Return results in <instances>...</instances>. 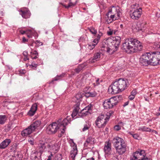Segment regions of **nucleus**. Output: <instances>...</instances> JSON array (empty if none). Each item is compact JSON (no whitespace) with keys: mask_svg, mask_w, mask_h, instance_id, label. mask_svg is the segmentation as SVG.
Segmentation results:
<instances>
[{"mask_svg":"<svg viewBox=\"0 0 160 160\" xmlns=\"http://www.w3.org/2000/svg\"><path fill=\"white\" fill-rule=\"evenodd\" d=\"M16 154H14V155H15V156L16 158H17V159H20V160L21 158V155L18 154V152H16Z\"/></svg>","mask_w":160,"mask_h":160,"instance_id":"nucleus-42","label":"nucleus"},{"mask_svg":"<svg viewBox=\"0 0 160 160\" xmlns=\"http://www.w3.org/2000/svg\"><path fill=\"white\" fill-rule=\"evenodd\" d=\"M98 40H97L96 38H95V39H94L93 41V42L94 43H95L94 44H96V45L98 43Z\"/></svg>","mask_w":160,"mask_h":160,"instance_id":"nucleus-64","label":"nucleus"},{"mask_svg":"<svg viewBox=\"0 0 160 160\" xmlns=\"http://www.w3.org/2000/svg\"><path fill=\"white\" fill-rule=\"evenodd\" d=\"M11 142L10 139L7 138L0 144V149H3L7 148Z\"/></svg>","mask_w":160,"mask_h":160,"instance_id":"nucleus-20","label":"nucleus"},{"mask_svg":"<svg viewBox=\"0 0 160 160\" xmlns=\"http://www.w3.org/2000/svg\"><path fill=\"white\" fill-rule=\"evenodd\" d=\"M84 96H85L84 92L82 93L80 92H78L76 94L75 96L73 98V99H77L78 100L77 104H78V103L82 100V97Z\"/></svg>","mask_w":160,"mask_h":160,"instance_id":"nucleus-27","label":"nucleus"},{"mask_svg":"<svg viewBox=\"0 0 160 160\" xmlns=\"http://www.w3.org/2000/svg\"><path fill=\"white\" fill-rule=\"evenodd\" d=\"M35 44L38 46H40L42 45V43L38 40H37L35 42Z\"/></svg>","mask_w":160,"mask_h":160,"instance_id":"nucleus-47","label":"nucleus"},{"mask_svg":"<svg viewBox=\"0 0 160 160\" xmlns=\"http://www.w3.org/2000/svg\"><path fill=\"white\" fill-rule=\"evenodd\" d=\"M103 105L105 109H110L113 107L109 99L105 100L103 103Z\"/></svg>","mask_w":160,"mask_h":160,"instance_id":"nucleus-24","label":"nucleus"},{"mask_svg":"<svg viewBox=\"0 0 160 160\" xmlns=\"http://www.w3.org/2000/svg\"><path fill=\"white\" fill-rule=\"evenodd\" d=\"M48 148L50 150L53 151H54L55 153H56L58 152L59 149V145L57 143H54L53 144H52L51 142L48 143Z\"/></svg>","mask_w":160,"mask_h":160,"instance_id":"nucleus-18","label":"nucleus"},{"mask_svg":"<svg viewBox=\"0 0 160 160\" xmlns=\"http://www.w3.org/2000/svg\"><path fill=\"white\" fill-rule=\"evenodd\" d=\"M41 124V122L37 120L34 122L28 128L22 130L21 132V135L23 137H27L30 135L37 129Z\"/></svg>","mask_w":160,"mask_h":160,"instance_id":"nucleus-4","label":"nucleus"},{"mask_svg":"<svg viewBox=\"0 0 160 160\" xmlns=\"http://www.w3.org/2000/svg\"><path fill=\"white\" fill-rule=\"evenodd\" d=\"M31 57L32 59H36L38 58V53L36 51L34 50L33 52H31Z\"/></svg>","mask_w":160,"mask_h":160,"instance_id":"nucleus-32","label":"nucleus"},{"mask_svg":"<svg viewBox=\"0 0 160 160\" xmlns=\"http://www.w3.org/2000/svg\"><path fill=\"white\" fill-rule=\"evenodd\" d=\"M111 160H118V156L116 155L113 156L111 158Z\"/></svg>","mask_w":160,"mask_h":160,"instance_id":"nucleus-48","label":"nucleus"},{"mask_svg":"<svg viewBox=\"0 0 160 160\" xmlns=\"http://www.w3.org/2000/svg\"><path fill=\"white\" fill-rule=\"evenodd\" d=\"M19 32L22 35H23L26 33H27L26 31H23L22 30H20L19 31Z\"/></svg>","mask_w":160,"mask_h":160,"instance_id":"nucleus-55","label":"nucleus"},{"mask_svg":"<svg viewBox=\"0 0 160 160\" xmlns=\"http://www.w3.org/2000/svg\"><path fill=\"white\" fill-rule=\"evenodd\" d=\"M4 13L3 12V10L1 9L0 11V16H3L4 15Z\"/></svg>","mask_w":160,"mask_h":160,"instance_id":"nucleus-59","label":"nucleus"},{"mask_svg":"<svg viewBox=\"0 0 160 160\" xmlns=\"http://www.w3.org/2000/svg\"><path fill=\"white\" fill-rule=\"evenodd\" d=\"M12 160H20V159H17L15 156V155H12V157L10 158Z\"/></svg>","mask_w":160,"mask_h":160,"instance_id":"nucleus-53","label":"nucleus"},{"mask_svg":"<svg viewBox=\"0 0 160 160\" xmlns=\"http://www.w3.org/2000/svg\"><path fill=\"white\" fill-rule=\"evenodd\" d=\"M52 153L51 152V155L48 157V158L47 159V160H52Z\"/></svg>","mask_w":160,"mask_h":160,"instance_id":"nucleus-63","label":"nucleus"},{"mask_svg":"<svg viewBox=\"0 0 160 160\" xmlns=\"http://www.w3.org/2000/svg\"><path fill=\"white\" fill-rule=\"evenodd\" d=\"M112 142L115 148L125 142L122 138L119 137L114 138L112 140Z\"/></svg>","mask_w":160,"mask_h":160,"instance_id":"nucleus-15","label":"nucleus"},{"mask_svg":"<svg viewBox=\"0 0 160 160\" xmlns=\"http://www.w3.org/2000/svg\"><path fill=\"white\" fill-rule=\"evenodd\" d=\"M79 109V104L78 103L75 105V107L73 109L71 114L72 117V118H73L78 114V111Z\"/></svg>","mask_w":160,"mask_h":160,"instance_id":"nucleus-26","label":"nucleus"},{"mask_svg":"<svg viewBox=\"0 0 160 160\" xmlns=\"http://www.w3.org/2000/svg\"><path fill=\"white\" fill-rule=\"evenodd\" d=\"M70 2H71V3L72 4H73L74 5H75L77 3V0H69Z\"/></svg>","mask_w":160,"mask_h":160,"instance_id":"nucleus-51","label":"nucleus"},{"mask_svg":"<svg viewBox=\"0 0 160 160\" xmlns=\"http://www.w3.org/2000/svg\"><path fill=\"white\" fill-rule=\"evenodd\" d=\"M154 48H155L156 49H160V45L157 44V45H154Z\"/></svg>","mask_w":160,"mask_h":160,"instance_id":"nucleus-49","label":"nucleus"},{"mask_svg":"<svg viewBox=\"0 0 160 160\" xmlns=\"http://www.w3.org/2000/svg\"><path fill=\"white\" fill-rule=\"evenodd\" d=\"M121 42V38L120 37L118 36L112 37V38H108L106 40V43H107L108 46L114 47L115 49L114 51L117 50Z\"/></svg>","mask_w":160,"mask_h":160,"instance_id":"nucleus-8","label":"nucleus"},{"mask_svg":"<svg viewBox=\"0 0 160 160\" xmlns=\"http://www.w3.org/2000/svg\"><path fill=\"white\" fill-rule=\"evenodd\" d=\"M138 130L146 132H150L151 130L150 128H147L145 126H143L142 127H140L138 129Z\"/></svg>","mask_w":160,"mask_h":160,"instance_id":"nucleus-34","label":"nucleus"},{"mask_svg":"<svg viewBox=\"0 0 160 160\" xmlns=\"http://www.w3.org/2000/svg\"><path fill=\"white\" fill-rule=\"evenodd\" d=\"M112 8L109 9L108 12L106 14V16L109 18V13H112L113 15H111L110 16V17L112 19V21L110 22H111L112 21L115 20L117 19L116 18H115V15L116 12H118L117 9V8L114 6H112ZM108 23H110L108 21H107Z\"/></svg>","mask_w":160,"mask_h":160,"instance_id":"nucleus-13","label":"nucleus"},{"mask_svg":"<svg viewBox=\"0 0 160 160\" xmlns=\"http://www.w3.org/2000/svg\"><path fill=\"white\" fill-rule=\"evenodd\" d=\"M112 33H113L112 31H108L107 32V34L108 35H112Z\"/></svg>","mask_w":160,"mask_h":160,"instance_id":"nucleus-61","label":"nucleus"},{"mask_svg":"<svg viewBox=\"0 0 160 160\" xmlns=\"http://www.w3.org/2000/svg\"><path fill=\"white\" fill-rule=\"evenodd\" d=\"M87 66V64L86 62H84L82 64L78 65L77 68L74 70L75 72L78 73L82 70L85 68Z\"/></svg>","mask_w":160,"mask_h":160,"instance_id":"nucleus-25","label":"nucleus"},{"mask_svg":"<svg viewBox=\"0 0 160 160\" xmlns=\"http://www.w3.org/2000/svg\"><path fill=\"white\" fill-rule=\"evenodd\" d=\"M89 127L86 124L84 126V128H83L82 130L83 131H85L86 130L88 129L89 128Z\"/></svg>","mask_w":160,"mask_h":160,"instance_id":"nucleus-45","label":"nucleus"},{"mask_svg":"<svg viewBox=\"0 0 160 160\" xmlns=\"http://www.w3.org/2000/svg\"><path fill=\"white\" fill-rule=\"evenodd\" d=\"M104 116L100 115L97 118L95 121L96 125L98 128H102L105 127L107 122L106 118L104 119Z\"/></svg>","mask_w":160,"mask_h":160,"instance_id":"nucleus-11","label":"nucleus"},{"mask_svg":"<svg viewBox=\"0 0 160 160\" xmlns=\"http://www.w3.org/2000/svg\"><path fill=\"white\" fill-rule=\"evenodd\" d=\"M129 85L128 80L126 78L116 79L108 88V92L111 94L119 93L126 89Z\"/></svg>","mask_w":160,"mask_h":160,"instance_id":"nucleus-3","label":"nucleus"},{"mask_svg":"<svg viewBox=\"0 0 160 160\" xmlns=\"http://www.w3.org/2000/svg\"><path fill=\"white\" fill-rule=\"evenodd\" d=\"M22 42H25L28 41V39L25 38V37H23L22 38Z\"/></svg>","mask_w":160,"mask_h":160,"instance_id":"nucleus-62","label":"nucleus"},{"mask_svg":"<svg viewBox=\"0 0 160 160\" xmlns=\"http://www.w3.org/2000/svg\"><path fill=\"white\" fill-rule=\"evenodd\" d=\"M132 10H131L130 16L131 18L135 20L138 19L142 13V9L139 7L138 4H135L132 6Z\"/></svg>","mask_w":160,"mask_h":160,"instance_id":"nucleus-5","label":"nucleus"},{"mask_svg":"<svg viewBox=\"0 0 160 160\" xmlns=\"http://www.w3.org/2000/svg\"><path fill=\"white\" fill-rule=\"evenodd\" d=\"M130 134L132 135V136L134 138L136 139H138V138L139 137V136L138 134H133L131 133Z\"/></svg>","mask_w":160,"mask_h":160,"instance_id":"nucleus-44","label":"nucleus"},{"mask_svg":"<svg viewBox=\"0 0 160 160\" xmlns=\"http://www.w3.org/2000/svg\"><path fill=\"white\" fill-rule=\"evenodd\" d=\"M28 54V52L27 51H25L23 53V55L25 57H27Z\"/></svg>","mask_w":160,"mask_h":160,"instance_id":"nucleus-60","label":"nucleus"},{"mask_svg":"<svg viewBox=\"0 0 160 160\" xmlns=\"http://www.w3.org/2000/svg\"><path fill=\"white\" fill-rule=\"evenodd\" d=\"M16 147L17 145L16 144H13L10 147V152H15V153H16Z\"/></svg>","mask_w":160,"mask_h":160,"instance_id":"nucleus-37","label":"nucleus"},{"mask_svg":"<svg viewBox=\"0 0 160 160\" xmlns=\"http://www.w3.org/2000/svg\"><path fill=\"white\" fill-rule=\"evenodd\" d=\"M48 143L45 141L39 140L38 142V146L36 148V151L42 154L47 148H48Z\"/></svg>","mask_w":160,"mask_h":160,"instance_id":"nucleus-9","label":"nucleus"},{"mask_svg":"<svg viewBox=\"0 0 160 160\" xmlns=\"http://www.w3.org/2000/svg\"><path fill=\"white\" fill-rule=\"evenodd\" d=\"M19 72L21 74H24L26 73V71L24 70H21L19 71Z\"/></svg>","mask_w":160,"mask_h":160,"instance_id":"nucleus-56","label":"nucleus"},{"mask_svg":"<svg viewBox=\"0 0 160 160\" xmlns=\"http://www.w3.org/2000/svg\"><path fill=\"white\" fill-rule=\"evenodd\" d=\"M114 129L116 131H118L121 129V128L119 125H117L114 126Z\"/></svg>","mask_w":160,"mask_h":160,"instance_id":"nucleus-43","label":"nucleus"},{"mask_svg":"<svg viewBox=\"0 0 160 160\" xmlns=\"http://www.w3.org/2000/svg\"><path fill=\"white\" fill-rule=\"evenodd\" d=\"M94 139L91 137L88 138L85 143H84V146L85 147H88V144H92L94 143Z\"/></svg>","mask_w":160,"mask_h":160,"instance_id":"nucleus-28","label":"nucleus"},{"mask_svg":"<svg viewBox=\"0 0 160 160\" xmlns=\"http://www.w3.org/2000/svg\"><path fill=\"white\" fill-rule=\"evenodd\" d=\"M114 113V111H110L109 112H108V115L109 116H111Z\"/></svg>","mask_w":160,"mask_h":160,"instance_id":"nucleus-57","label":"nucleus"},{"mask_svg":"<svg viewBox=\"0 0 160 160\" xmlns=\"http://www.w3.org/2000/svg\"><path fill=\"white\" fill-rule=\"evenodd\" d=\"M143 46L139 41L132 38L126 39L122 44V49L129 54L140 52L142 50Z\"/></svg>","mask_w":160,"mask_h":160,"instance_id":"nucleus-2","label":"nucleus"},{"mask_svg":"<svg viewBox=\"0 0 160 160\" xmlns=\"http://www.w3.org/2000/svg\"><path fill=\"white\" fill-rule=\"evenodd\" d=\"M20 14L22 17L25 19L29 18L31 15V13L28 9L26 8H21L19 10Z\"/></svg>","mask_w":160,"mask_h":160,"instance_id":"nucleus-12","label":"nucleus"},{"mask_svg":"<svg viewBox=\"0 0 160 160\" xmlns=\"http://www.w3.org/2000/svg\"><path fill=\"white\" fill-rule=\"evenodd\" d=\"M90 32L92 34L95 35L97 33V31L93 27H90L88 28Z\"/></svg>","mask_w":160,"mask_h":160,"instance_id":"nucleus-36","label":"nucleus"},{"mask_svg":"<svg viewBox=\"0 0 160 160\" xmlns=\"http://www.w3.org/2000/svg\"><path fill=\"white\" fill-rule=\"evenodd\" d=\"M62 159V156L61 154H58L56 155L55 157V160H61Z\"/></svg>","mask_w":160,"mask_h":160,"instance_id":"nucleus-40","label":"nucleus"},{"mask_svg":"<svg viewBox=\"0 0 160 160\" xmlns=\"http://www.w3.org/2000/svg\"><path fill=\"white\" fill-rule=\"evenodd\" d=\"M101 53L99 52H97V53H95L94 55V56L93 57V58L92 59H90V62H95V60L97 61L101 57Z\"/></svg>","mask_w":160,"mask_h":160,"instance_id":"nucleus-29","label":"nucleus"},{"mask_svg":"<svg viewBox=\"0 0 160 160\" xmlns=\"http://www.w3.org/2000/svg\"><path fill=\"white\" fill-rule=\"evenodd\" d=\"M109 47L108 48H107V52H109L110 51V50H111L112 49H113V48L112 47H111V48H110Z\"/></svg>","mask_w":160,"mask_h":160,"instance_id":"nucleus-58","label":"nucleus"},{"mask_svg":"<svg viewBox=\"0 0 160 160\" xmlns=\"http://www.w3.org/2000/svg\"><path fill=\"white\" fill-rule=\"evenodd\" d=\"M127 145L125 142L122 145L115 148L117 152L119 155H122L124 153L127 149Z\"/></svg>","mask_w":160,"mask_h":160,"instance_id":"nucleus-16","label":"nucleus"},{"mask_svg":"<svg viewBox=\"0 0 160 160\" xmlns=\"http://www.w3.org/2000/svg\"><path fill=\"white\" fill-rule=\"evenodd\" d=\"M37 109V105L36 103L33 104L28 112V115L30 116H33Z\"/></svg>","mask_w":160,"mask_h":160,"instance_id":"nucleus-22","label":"nucleus"},{"mask_svg":"<svg viewBox=\"0 0 160 160\" xmlns=\"http://www.w3.org/2000/svg\"><path fill=\"white\" fill-rule=\"evenodd\" d=\"M150 65L156 66L160 62V52H152Z\"/></svg>","mask_w":160,"mask_h":160,"instance_id":"nucleus-10","label":"nucleus"},{"mask_svg":"<svg viewBox=\"0 0 160 160\" xmlns=\"http://www.w3.org/2000/svg\"><path fill=\"white\" fill-rule=\"evenodd\" d=\"M145 24V22H143L142 23H141L140 22H138L137 24L138 26V31L142 30V29L144 28Z\"/></svg>","mask_w":160,"mask_h":160,"instance_id":"nucleus-31","label":"nucleus"},{"mask_svg":"<svg viewBox=\"0 0 160 160\" xmlns=\"http://www.w3.org/2000/svg\"><path fill=\"white\" fill-rule=\"evenodd\" d=\"M104 147V151L106 154L110 155L111 152V143L109 140L105 142Z\"/></svg>","mask_w":160,"mask_h":160,"instance_id":"nucleus-17","label":"nucleus"},{"mask_svg":"<svg viewBox=\"0 0 160 160\" xmlns=\"http://www.w3.org/2000/svg\"><path fill=\"white\" fill-rule=\"evenodd\" d=\"M6 117L5 115H0V124H4L6 121Z\"/></svg>","mask_w":160,"mask_h":160,"instance_id":"nucleus-33","label":"nucleus"},{"mask_svg":"<svg viewBox=\"0 0 160 160\" xmlns=\"http://www.w3.org/2000/svg\"><path fill=\"white\" fill-rule=\"evenodd\" d=\"M96 45V44H94L92 43L90 44H89L88 46L90 47L89 49L90 50L94 48L95 46Z\"/></svg>","mask_w":160,"mask_h":160,"instance_id":"nucleus-41","label":"nucleus"},{"mask_svg":"<svg viewBox=\"0 0 160 160\" xmlns=\"http://www.w3.org/2000/svg\"><path fill=\"white\" fill-rule=\"evenodd\" d=\"M137 93V92L136 90H133L131 92V94L134 96H135Z\"/></svg>","mask_w":160,"mask_h":160,"instance_id":"nucleus-46","label":"nucleus"},{"mask_svg":"<svg viewBox=\"0 0 160 160\" xmlns=\"http://www.w3.org/2000/svg\"><path fill=\"white\" fill-rule=\"evenodd\" d=\"M135 96H133L132 95H131V94H130L129 97H128V98H129V99L131 100H133L134 98H135Z\"/></svg>","mask_w":160,"mask_h":160,"instance_id":"nucleus-52","label":"nucleus"},{"mask_svg":"<svg viewBox=\"0 0 160 160\" xmlns=\"http://www.w3.org/2000/svg\"><path fill=\"white\" fill-rule=\"evenodd\" d=\"M84 92V96L87 98L89 97H94L97 95V93L95 91H86Z\"/></svg>","mask_w":160,"mask_h":160,"instance_id":"nucleus-23","label":"nucleus"},{"mask_svg":"<svg viewBox=\"0 0 160 160\" xmlns=\"http://www.w3.org/2000/svg\"><path fill=\"white\" fill-rule=\"evenodd\" d=\"M152 52H145L143 53L140 58L139 62L141 65L147 66L150 65Z\"/></svg>","mask_w":160,"mask_h":160,"instance_id":"nucleus-7","label":"nucleus"},{"mask_svg":"<svg viewBox=\"0 0 160 160\" xmlns=\"http://www.w3.org/2000/svg\"><path fill=\"white\" fill-rule=\"evenodd\" d=\"M64 76V74H62L60 75H57L51 82H49V83H52L54 81H56L59 80L61 78L63 77Z\"/></svg>","mask_w":160,"mask_h":160,"instance_id":"nucleus-35","label":"nucleus"},{"mask_svg":"<svg viewBox=\"0 0 160 160\" xmlns=\"http://www.w3.org/2000/svg\"><path fill=\"white\" fill-rule=\"evenodd\" d=\"M42 154L37 151L32 152L31 156V158L33 160H38L41 158Z\"/></svg>","mask_w":160,"mask_h":160,"instance_id":"nucleus-21","label":"nucleus"},{"mask_svg":"<svg viewBox=\"0 0 160 160\" xmlns=\"http://www.w3.org/2000/svg\"><path fill=\"white\" fill-rule=\"evenodd\" d=\"M38 65L37 64H36V63H32V64L30 65L31 67L32 68V67H35V68H36L37 66H38Z\"/></svg>","mask_w":160,"mask_h":160,"instance_id":"nucleus-54","label":"nucleus"},{"mask_svg":"<svg viewBox=\"0 0 160 160\" xmlns=\"http://www.w3.org/2000/svg\"><path fill=\"white\" fill-rule=\"evenodd\" d=\"M78 153V150L76 146L72 148L70 152L71 156L73 160H74L76 155Z\"/></svg>","mask_w":160,"mask_h":160,"instance_id":"nucleus-30","label":"nucleus"},{"mask_svg":"<svg viewBox=\"0 0 160 160\" xmlns=\"http://www.w3.org/2000/svg\"><path fill=\"white\" fill-rule=\"evenodd\" d=\"M26 34L27 37L29 38H32V32L31 30H26Z\"/></svg>","mask_w":160,"mask_h":160,"instance_id":"nucleus-39","label":"nucleus"},{"mask_svg":"<svg viewBox=\"0 0 160 160\" xmlns=\"http://www.w3.org/2000/svg\"><path fill=\"white\" fill-rule=\"evenodd\" d=\"M130 160H150L146 156L145 152L144 150H139L133 152L131 156Z\"/></svg>","mask_w":160,"mask_h":160,"instance_id":"nucleus-6","label":"nucleus"},{"mask_svg":"<svg viewBox=\"0 0 160 160\" xmlns=\"http://www.w3.org/2000/svg\"><path fill=\"white\" fill-rule=\"evenodd\" d=\"M92 105L89 104L86 106L82 110L81 112H78V116L80 117H84L88 115L90 113L89 111L91 110Z\"/></svg>","mask_w":160,"mask_h":160,"instance_id":"nucleus-14","label":"nucleus"},{"mask_svg":"<svg viewBox=\"0 0 160 160\" xmlns=\"http://www.w3.org/2000/svg\"><path fill=\"white\" fill-rule=\"evenodd\" d=\"M71 121V118L69 116H67L63 120L62 118L59 119L57 122H53L48 126L47 131L49 134H54L58 131V137H61L65 133L66 126Z\"/></svg>","mask_w":160,"mask_h":160,"instance_id":"nucleus-1","label":"nucleus"},{"mask_svg":"<svg viewBox=\"0 0 160 160\" xmlns=\"http://www.w3.org/2000/svg\"><path fill=\"white\" fill-rule=\"evenodd\" d=\"M122 98L121 96H117L112 97L109 99L110 102H111L113 107L117 105L118 102V101Z\"/></svg>","mask_w":160,"mask_h":160,"instance_id":"nucleus-19","label":"nucleus"},{"mask_svg":"<svg viewBox=\"0 0 160 160\" xmlns=\"http://www.w3.org/2000/svg\"><path fill=\"white\" fill-rule=\"evenodd\" d=\"M71 2L69 0V2L68 5L67 6L63 4H62V5L65 8H69L71 7H72L74 6L75 5L71 3Z\"/></svg>","mask_w":160,"mask_h":160,"instance_id":"nucleus-38","label":"nucleus"},{"mask_svg":"<svg viewBox=\"0 0 160 160\" xmlns=\"http://www.w3.org/2000/svg\"><path fill=\"white\" fill-rule=\"evenodd\" d=\"M102 35V33H100V34H98L97 36V38L96 39L98 40H99L101 36Z\"/></svg>","mask_w":160,"mask_h":160,"instance_id":"nucleus-50","label":"nucleus"}]
</instances>
